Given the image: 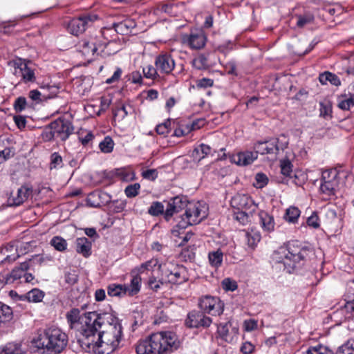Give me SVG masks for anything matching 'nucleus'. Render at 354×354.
I'll return each instance as SVG.
<instances>
[{"mask_svg": "<svg viewBox=\"0 0 354 354\" xmlns=\"http://www.w3.org/2000/svg\"><path fill=\"white\" fill-rule=\"evenodd\" d=\"M92 324L83 326L77 336V343L87 353L110 354L115 351L122 337L119 319L109 313H88Z\"/></svg>", "mask_w": 354, "mask_h": 354, "instance_id": "1", "label": "nucleus"}, {"mask_svg": "<svg viewBox=\"0 0 354 354\" xmlns=\"http://www.w3.org/2000/svg\"><path fill=\"white\" fill-rule=\"evenodd\" d=\"M177 335L171 331L151 334L140 341L136 347L137 354H167L180 346Z\"/></svg>", "mask_w": 354, "mask_h": 354, "instance_id": "2", "label": "nucleus"}, {"mask_svg": "<svg viewBox=\"0 0 354 354\" xmlns=\"http://www.w3.org/2000/svg\"><path fill=\"white\" fill-rule=\"evenodd\" d=\"M32 344L43 354H59L67 346L68 336L59 328L49 327L40 330Z\"/></svg>", "mask_w": 354, "mask_h": 354, "instance_id": "3", "label": "nucleus"}, {"mask_svg": "<svg viewBox=\"0 0 354 354\" xmlns=\"http://www.w3.org/2000/svg\"><path fill=\"white\" fill-rule=\"evenodd\" d=\"M311 252L307 247H301L298 241L289 242L287 247L280 248L274 252L273 259L283 263L287 271L290 273L301 260L305 259Z\"/></svg>", "mask_w": 354, "mask_h": 354, "instance_id": "4", "label": "nucleus"}, {"mask_svg": "<svg viewBox=\"0 0 354 354\" xmlns=\"http://www.w3.org/2000/svg\"><path fill=\"white\" fill-rule=\"evenodd\" d=\"M207 207L205 203L201 202H189L185 213L180 216L181 220L178 221L176 227L185 229L188 225H196L207 216Z\"/></svg>", "mask_w": 354, "mask_h": 354, "instance_id": "5", "label": "nucleus"}, {"mask_svg": "<svg viewBox=\"0 0 354 354\" xmlns=\"http://www.w3.org/2000/svg\"><path fill=\"white\" fill-rule=\"evenodd\" d=\"M10 65L13 67V75L20 78L19 83L30 84L36 82V68L30 60L17 58Z\"/></svg>", "mask_w": 354, "mask_h": 354, "instance_id": "6", "label": "nucleus"}, {"mask_svg": "<svg viewBox=\"0 0 354 354\" xmlns=\"http://www.w3.org/2000/svg\"><path fill=\"white\" fill-rule=\"evenodd\" d=\"M100 41L96 37L85 38L80 41L77 45V50L88 61L93 59L95 55H98L104 50L106 46L109 44L110 41Z\"/></svg>", "mask_w": 354, "mask_h": 354, "instance_id": "7", "label": "nucleus"}, {"mask_svg": "<svg viewBox=\"0 0 354 354\" xmlns=\"http://www.w3.org/2000/svg\"><path fill=\"white\" fill-rule=\"evenodd\" d=\"M288 146V142L280 138H273L269 140L257 142L254 145V150L261 155H270L272 160L277 158L280 151H283Z\"/></svg>", "mask_w": 354, "mask_h": 354, "instance_id": "8", "label": "nucleus"}, {"mask_svg": "<svg viewBox=\"0 0 354 354\" xmlns=\"http://www.w3.org/2000/svg\"><path fill=\"white\" fill-rule=\"evenodd\" d=\"M97 19V15L95 14H87L74 18L68 24V31L74 35L82 34Z\"/></svg>", "mask_w": 354, "mask_h": 354, "instance_id": "9", "label": "nucleus"}, {"mask_svg": "<svg viewBox=\"0 0 354 354\" xmlns=\"http://www.w3.org/2000/svg\"><path fill=\"white\" fill-rule=\"evenodd\" d=\"M162 273L171 283L180 284L187 280L185 268L171 262L165 264Z\"/></svg>", "mask_w": 354, "mask_h": 354, "instance_id": "10", "label": "nucleus"}, {"mask_svg": "<svg viewBox=\"0 0 354 354\" xmlns=\"http://www.w3.org/2000/svg\"><path fill=\"white\" fill-rule=\"evenodd\" d=\"M199 307L203 313L217 316L223 313L224 304L218 297L205 296L201 299Z\"/></svg>", "mask_w": 354, "mask_h": 354, "instance_id": "11", "label": "nucleus"}, {"mask_svg": "<svg viewBox=\"0 0 354 354\" xmlns=\"http://www.w3.org/2000/svg\"><path fill=\"white\" fill-rule=\"evenodd\" d=\"M52 127L56 138L62 141L66 140L74 131L72 123L64 118H58L52 122Z\"/></svg>", "mask_w": 354, "mask_h": 354, "instance_id": "12", "label": "nucleus"}, {"mask_svg": "<svg viewBox=\"0 0 354 354\" xmlns=\"http://www.w3.org/2000/svg\"><path fill=\"white\" fill-rule=\"evenodd\" d=\"M212 322L210 317H207L203 313L193 310L190 312L185 319V325L189 328H207Z\"/></svg>", "mask_w": 354, "mask_h": 354, "instance_id": "13", "label": "nucleus"}, {"mask_svg": "<svg viewBox=\"0 0 354 354\" xmlns=\"http://www.w3.org/2000/svg\"><path fill=\"white\" fill-rule=\"evenodd\" d=\"M231 206L237 210H248L252 213L256 209L253 200L247 194H237L230 201Z\"/></svg>", "mask_w": 354, "mask_h": 354, "instance_id": "14", "label": "nucleus"}, {"mask_svg": "<svg viewBox=\"0 0 354 354\" xmlns=\"http://www.w3.org/2000/svg\"><path fill=\"white\" fill-rule=\"evenodd\" d=\"M189 203V202L185 197L176 196L171 198L165 213V219L169 221L174 214L179 213L183 209L185 210Z\"/></svg>", "mask_w": 354, "mask_h": 354, "instance_id": "15", "label": "nucleus"}, {"mask_svg": "<svg viewBox=\"0 0 354 354\" xmlns=\"http://www.w3.org/2000/svg\"><path fill=\"white\" fill-rule=\"evenodd\" d=\"M155 66L157 70L162 74H169L174 69L175 62L169 53H161L155 59Z\"/></svg>", "mask_w": 354, "mask_h": 354, "instance_id": "16", "label": "nucleus"}, {"mask_svg": "<svg viewBox=\"0 0 354 354\" xmlns=\"http://www.w3.org/2000/svg\"><path fill=\"white\" fill-rule=\"evenodd\" d=\"M183 41L192 49H201L206 44L207 37L203 30H196L184 36Z\"/></svg>", "mask_w": 354, "mask_h": 354, "instance_id": "17", "label": "nucleus"}, {"mask_svg": "<svg viewBox=\"0 0 354 354\" xmlns=\"http://www.w3.org/2000/svg\"><path fill=\"white\" fill-rule=\"evenodd\" d=\"M219 337L226 342L233 343L238 339L239 328L232 327L230 322L225 324H220L217 328Z\"/></svg>", "mask_w": 354, "mask_h": 354, "instance_id": "18", "label": "nucleus"}, {"mask_svg": "<svg viewBox=\"0 0 354 354\" xmlns=\"http://www.w3.org/2000/svg\"><path fill=\"white\" fill-rule=\"evenodd\" d=\"M32 189L26 186H21L15 193H11L8 199L9 206H19L30 196Z\"/></svg>", "mask_w": 354, "mask_h": 354, "instance_id": "19", "label": "nucleus"}, {"mask_svg": "<svg viewBox=\"0 0 354 354\" xmlns=\"http://www.w3.org/2000/svg\"><path fill=\"white\" fill-rule=\"evenodd\" d=\"M258 158V153L254 151H243L233 155L231 161L238 165L245 166L252 163Z\"/></svg>", "mask_w": 354, "mask_h": 354, "instance_id": "20", "label": "nucleus"}, {"mask_svg": "<svg viewBox=\"0 0 354 354\" xmlns=\"http://www.w3.org/2000/svg\"><path fill=\"white\" fill-rule=\"evenodd\" d=\"M19 257L17 247L15 243H9L0 250V260L2 263H12Z\"/></svg>", "mask_w": 354, "mask_h": 354, "instance_id": "21", "label": "nucleus"}, {"mask_svg": "<svg viewBox=\"0 0 354 354\" xmlns=\"http://www.w3.org/2000/svg\"><path fill=\"white\" fill-rule=\"evenodd\" d=\"M111 199V196L106 192H95L88 196L86 202L91 207H98L101 206V203H109Z\"/></svg>", "mask_w": 354, "mask_h": 354, "instance_id": "22", "label": "nucleus"}, {"mask_svg": "<svg viewBox=\"0 0 354 354\" xmlns=\"http://www.w3.org/2000/svg\"><path fill=\"white\" fill-rule=\"evenodd\" d=\"M259 224L266 232H270L274 230L275 223L272 216L265 211L259 212Z\"/></svg>", "mask_w": 354, "mask_h": 354, "instance_id": "23", "label": "nucleus"}, {"mask_svg": "<svg viewBox=\"0 0 354 354\" xmlns=\"http://www.w3.org/2000/svg\"><path fill=\"white\" fill-rule=\"evenodd\" d=\"M113 26L116 32L126 35L131 33L132 30L136 27V22L131 19H125L122 21L114 23Z\"/></svg>", "mask_w": 354, "mask_h": 354, "instance_id": "24", "label": "nucleus"}, {"mask_svg": "<svg viewBox=\"0 0 354 354\" xmlns=\"http://www.w3.org/2000/svg\"><path fill=\"white\" fill-rule=\"evenodd\" d=\"M142 279L139 274L132 276L130 284H123L125 286L124 290L129 296H134L137 295L141 288Z\"/></svg>", "mask_w": 354, "mask_h": 354, "instance_id": "25", "label": "nucleus"}, {"mask_svg": "<svg viewBox=\"0 0 354 354\" xmlns=\"http://www.w3.org/2000/svg\"><path fill=\"white\" fill-rule=\"evenodd\" d=\"M91 243L86 237L77 238L76 239V251L82 254L84 257L91 254Z\"/></svg>", "mask_w": 354, "mask_h": 354, "instance_id": "26", "label": "nucleus"}, {"mask_svg": "<svg viewBox=\"0 0 354 354\" xmlns=\"http://www.w3.org/2000/svg\"><path fill=\"white\" fill-rule=\"evenodd\" d=\"M337 106L343 111H348L354 106V96L344 94L338 97Z\"/></svg>", "mask_w": 354, "mask_h": 354, "instance_id": "27", "label": "nucleus"}, {"mask_svg": "<svg viewBox=\"0 0 354 354\" xmlns=\"http://www.w3.org/2000/svg\"><path fill=\"white\" fill-rule=\"evenodd\" d=\"M337 186L338 180L322 181L320 185V190L322 193L326 194L328 196H330L335 195V190Z\"/></svg>", "mask_w": 354, "mask_h": 354, "instance_id": "28", "label": "nucleus"}, {"mask_svg": "<svg viewBox=\"0 0 354 354\" xmlns=\"http://www.w3.org/2000/svg\"><path fill=\"white\" fill-rule=\"evenodd\" d=\"M223 253L221 250L209 252L208 254L209 263L212 267L218 268L223 263Z\"/></svg>", "mask_w": 354, "mask_h": 354, "instance_id": "29", "label": "nucleus"}, {"mask_svg": "<svg viewBox=\"0 0 354 354\" xmlns=\"http://www.w3.org/2000/svg\"><path fill=\"white\" fill-rule=\"evenodd\" d=\"M319 81L322 84H326L329 82L332 85L339 86L341 81L339 78L334 73L326 71L319 75Z\"/></svg>", "mask_w": 354, "mask_h": 354, "instance_id": "30", "label": "nucleus"}, {"mask_svg": "<svg viewBox=\"0 0 354 354\" xmlns=\"http://www.w3.org/2000/svg\"><path fill=\"white\" fill-rule=\"evenodd\" d=\"M0 354H24V351L20 344L10 342L0 349Z\"/></svg>", "mask_w": 354, "mask_h": 354, "instance_id": "31", "label": "nucleus"}, {"mask_svg": "<svg viewBox=\"0 0 354 354\" xmlns=\"http://www.w3.org/2000/svg\"><path fill=\"white\" fill-rule=\"evenodd\" d=\"M125 286L123 284H110L107 287V294L110 297H121L127 295L124 290Z\"/></svg>", "mask_w": 354, "mask_h": 354, "instance_id": "32", "label": "nucleus"}, {"mask_svg": "<svg viewBox=\"0 0 354 354\" xmlns=\"http://www.w3.org/2000/svg\"><path fill=\"white\" fill-rule=\"evenodd\" d=\"M245 237L248 245L252 249L257 245L261 239V234L257 231H254L253 230L250 232H247L245 233Z\"/></svg>", "mask_w": 354, "mask_h": 354, "instance_id": "33", "label": "nucleus"}, {"mask_svg": "<svg viewBox=\"0 0 354 354\" xmlns=\"http://www.w3.org/2000/svg\"><path fill=\"white\" fill-rule=\"evenodd\" d=\"M44 296V292L39 289L34 288L26 293V297L29 301L37 303L41 301Z\"/></svg>", "mask_w": 354, "mask_h": 354, "instance_id": "34", "label": "nucleus"}, {"mask_svg": "<svg viewBox=\"0 0 354 354\" xmlns=\"http://www.w3.org/2000/svg\"><path fill=\"white\" fill-rule=\"evenodd\" d=\"M13 313L11 308L0 302V323L10 321L12 319Z\"/></svg>", "mask_w": 354, "mask_h": 354, "instance_id": "35", "label": "nucleus"}, {"mask_svg": "<svg viewBox=\"0 0 354 354\" xmlns=\"http://www.w3.org/2000/svg\"><path fill=\"white\" fill-rule=\"evenodd\" d=\"M115 176L119 178L120 180L125 182L133 180L135 178L134 172L124 168L116 169Z\"/></svg>", "mask_w": 354, "mask_h": 354, "instance_id": "36", "label": "nucleus"}, {"mask_svg": "<svg viewBox=\"0 0 354 354\" xmlns=\"http://www.w3.org/2000/svg\"><path fill=\"white\" fill-rule=\"evenodd\" d=\"M300 216V210L296 207H290L286 209L284 218L289 223H295Z\"/></svg>", "mask_w": 354, "mask_h": 354, "instance_id": "37", "label": "nucleus"}, {"mask_svg": "<svg viewBox=\"0 0 354 354\" xmlns=\"http://www.w3.org/2000/svg\"><path fill=\"white\" fill-rule=\"evenodd\" d=\"M211 150L212 149L209 145L201 144L194 150L192 156L194 158H197V155H198V160H200L209 154L211 153Z\"/></svg>", "mask_w": 354, "mask_h": 354, "instance_id": "38", "label": "nucleus"}, {"mask_svg": "<svg viewBox=\"0 0 354 354\" xmlns=\"http://www.w3.org/2000/svg\"><path fill=\"white\" fill-rule=\"evenodd\" d=\"M50 245L55 248V250L59 252H63L67 248L66 241L61 236H54L50 240Z\"/></svg>", "mask_w": 354, "mask_h": 354, "instance_id": "39", "label": "nucleus"}, {"mask_svg": "<svg viewBox=\"0 0 354 354\" xmlns=\"http://www.w3.org/2000/svg\"><path fill=\"white\" fill-rule=\"evenodd\" d=\"M302 354H334L333 351L328 347L323 345L310 347L305 353Z\"/></svg>", "mask_w": 354, "mask_h": 354, "instance_id": "40", "label": "nucleus"}, {"mask_svg": "<svg viewBox=\"0 0 354 354\" xmlns=\"http://www.w3.org/2000/svg\"><path fill=\"white\" fill-rule=\"evenodd\" d=\"M113 147L114 142L110 136H106L99 144L101 151L105 153H111L113 149Z\"/></svg>", "mask_w": 354, "mask_h": 354, "instance_id": "41", "label": "nucleus"}, {"mask_svg": "<svg viewBox=\"0 0 354 354\" xmlns=\"http://www.w3.org/2000/svg\"><path fill=\"white\" fill-rule=\"evenodd\" d=\"M66 319L71 326L78 324L80 319V310L77 308H73L66 314Z\"/></svg>", "mask_w": 354, "mask_h": 354, "instance_id": "42", "label": "nucleus"}, {"mask_svg": "<svg viewBox=\"0 0 354 354\" xmlns=\"http://www.w3.org/2000/svg\"><path fill=\"white\" fill-rule=\"evenodd\" d=\"M192 65L194 68L198 70L205 69L208 67V62L207 57L201 54L195 57L192 61Z\"/></svg>", "mask_w": 354, "mask_h": 354, "instance_id": "43", "label": "nucleus"}, {"mask_svg": "<svg viewBox=\"0 0 354 354\" xmlns=\"http://www.w3.org/2000/svg\"><path fill=\"white\" fill-rule=\"evenodd\" d=\"M158 72L157 68H154L152 65H147L142 68L144 77L153 80L159 77Z\"/></svg>", "mask_w": 354, "mask_h": 354, "instance_id": "44", "label": "nucleus"}, {"mask_svg": "<svg viewBox=\"0 0 354 354\" xmlns=\"http://www.w3.org/2000/svg\"><path fill=\"white\" fill-rule=\"evenodd\" d=\"M336 354H354V341L348 340L339 347Z\"/></svg>", "mask_w": 354, "mask_h": 354, "instance_id": "45", "label": "nucleus"}, {"mask_svg": "<svg viewBox=\"0 0 354 354\" xmlns=\"http://www.w3.org/2000/svg\"><path fill=\"white\" fill-rule=\"evenodd\" d=\"M320 116L327 119L331 118L332 106L329 102H321L319 109Z\"/></svg>", "mask_w": 354, "mask_h": 354, "instance_id": "46", "label": "nucleus"}, {"mask_svg": "<svg viewBox=\"0 0 354 354\" xmlns=\"http://www.w3.org/2000/svg\"><path fill=\"white\" fill-rule=\"evenodd\" d=\"M250 214L248 210H238L234 213V218L241 224L245 225L248 222Z\"/></svg>", "mask_w": 354, "mask_h": 354, "instance_id": "47", "label": "nucleus"}, {"mask_svg": "<svg viewBox=\"0 0 354 354\" xmlns=\"http://www.w3.org/2000/svg\"><path fill=\"white\" fill-rule=\"evenodd\" d=\"M164 212V206L160 202H153L148 209L151 216H158Z\"/></svg>", "mask_w": 354, "mask_h": 354, "instance_id": "48", "label": "nucleus"}, {"mask_svg": "<svg viewBox=\"0 0 354 354\" xmlns=\"http://www.w3.org/2000/svg\"><path fill=\"white\" fill-rule=\"evenodd\" d=\"M140 189V184L134 183L128 185L124 189V193L128 198H133L138 195Z\"/></svg>", "mask_w": 354, "mask_h": 354, "instance_id": "49", "label": "nucleus"}, {"mask_svg": "<svg viewBox=\"0 0 354 354\" xmlns=\"http://www.w3.org/2000/svg\"><path fill=\"white\" fill-rule=\"evenodd\" d=\"M281 174L286 176H290L292 170V165L288 159L281 160L280 163Z\"/></svg>", "mask_w": 354, "mask_h": 354, "instance_id": "50", "label": "nucleus"}, {"mask_svg": "<svg viewBox=\"0 0 354 354\" xmlns=\"http://www.w3.org/2000/svg\"><path fill=\"white\" fill-rule=\"evenodd\" d=\"M52 122H50L48 126H46L41 133V138L44 141H50L53 138H56L55 133L53 132V129L52 128Z\"/></svg>", "mask_w": 354, "mask_h": 354, "instance_id": "51", "label": "nucleus"}, {"mask_svg": "<svg viewBox=\"0 0 354 354\" xmlns=\"http://www.w3.org/2000/svg\"><path fill=\"white\" fill-rule=\"evenodd\" d=\"M338 172L335 169H330L322 172V181L337 180Z\"/></svg>", "mask_w": 354, "mask_h": 354, "instance_id": "52", "label": "nucleus"}, {"mask_svg": "<svg viewBox=\"0 0 354 354\" xmlns=\"http://www.w3.org/2000/svg\"><path fill=\"white\" fill-rule=\"evenodd\" d=\"M268 183V178L267 176L263 173H258L255 176V183L254 185L257 188H263Z\"/></svg>", "mask_w": 354, "mask_h": 354, "instance_id": "53", "label": "nucleus"}, {"mask_svg": "<svg viewBox=\"0 0 354 354\" xmlns=\"http://www.w3.org/2000/svg\"><path fill=\"white\" fill-rule=\"evenodd\" d=\"M158 264V260L156 259H151L143 263H142L138 268V271L140 273L145 270H151L155 268Z\"/></svg>", "mask_w": 354, "mask_h": 354, "instance_id": "54", "label": "nucleus"}, {"mask_svg": "<svg viewBox=\"0 0 354 354\" xmlns=\"http://www.w3.org/2000/svg\"><path fill=\"white\" fill-rule=\"evenodd\" d=\"M314 21V17L312 15H299L297 22L299 28H303L306 25L311 24Z\"/></svg>", "mask_w": 354, "mask_h": 354, "instance_id": "55", "label": "nucleus"}, {"mask_svg": "<svg viewBox=\"0 0 354 354\" xmlns=\"http://www.w3.org/2000/svg\"><path fill=\"white\" fill-rule=\"evenodd\" d=\"M222 287L226 291H234L237 288L236 282L230 278H225L222 281Z\"/></svg>", "mask_w": 354, "mask_h": 354, "instance_id": "56", "label": "nucleus"}, {"mask_svg": "<svg viewBox=\"0 0 354 354\" xmlns=\"http://www.w3.org/2000/svg\"><path fill=\"white\" fill-rule=\"evenodd\" d=\"M26 99L24 97H17L14 102V109L17 112H21L26 107Z\"/></svg>", "mask_w": 354, "mask_h": 354, "instance_id": "57", "label": "nucleus"}, {"mask_svg": "<svg viewBox=\"0 0 354 354\" xmlns=\"http://www.w3.org/2000/svg\"><path fill=\"white\" fill-rule=\"evenodd\" d=\"M128 115V111L127 106L121 105L113 110V117L118 118L120 120H123Z\"/></svg>", "mask_w": 354, "mask_h": 354, "instance_id": "58", "label": "nucleus"}, {"mask_svg": "<svg viewBox=\"0 0 354 354\" xmlns=\"http://www.w3.org/2000/svg\"><path fill=\"white\" fill-rule=\"evenodd\" d=\"M170 124V120H167L165 122L157 125L156 128V132L160 135H167L169 131Z\"/></svg>", "mask_w": 354, "mask_h": 354, "instance_id": "59", "label": "nucleus"}, {"mask_svg": "<svg viewBox=\"0 0 354 354\" xmlns=\"http://www.w3.org/2000/svg\"><path fill=\"white\" fill-rule=\"evenodd\" d=\"M62 165V158L57 153L51 155L50 169L61 167Z\"/></svg>", "mask_w": 354, "mask_h": 354, "instance_id": "60", "label": "nucleus"}, {"mask_svg": "<svg viewBox=\"0 0 354 354\" xmlns=\"http://www.w3.org/2000/svg\"><path fill=\"white\" fill-rule=\"evenodd\" d=\"M205 124V120L203 118H198L194 120L191 124H187L189 125V129L190 132L192 131H194L196 129H199L202 127Z\"/></svg>", "mask_w": 354, "mask_h": 354, "instance_id": "61", "label": "nucleus"}, {"mask_svg": "<svg viewBox=\"0 0 354 354\" xmlns=\"http://www.w3.org/2000/svg\"><path fill=\"white\" fill-rule=\"evenodd\" d=\"M24 275L21 270H19L17 268H15L12 270L11 272L8 273L9 279L12 281V283H13L15 281L20 279Z\"/></svg>", "mask_w": 354, "mask_h": 354, "instance_id": "62", "label": "nucleus"}, {"mask_svg": "<svg viewBox=\"0 0 354 354\" xmlns=\"http://www.w3.org/2000/svg\"><path fill=\"white\" fill-rule=\"evenodd\" d=\"M214 84V80L209 78L203 77L198 80L196 82V86L198 88H208L211 87Z\"/></svg>", "mask_w": 354, "mask_h": 354, "instance_id": "63", "label": "nucleus"}, {"mask_svg": "<svg viewBox=\"0 0 354 354\" xmlns=\"http://www.w3.org/2000/svg\"><path fill=\"white\" fill-rule=\"evenodd\" d=\"M162 284V282L157 280L154 277H151L149 279L148 286L153 290L157 291L160 288Z\"/></svg>", "mask_w": 354, "mask_h": 354, "instance_id": "64", "label": "nucleus"}]
</instances>
